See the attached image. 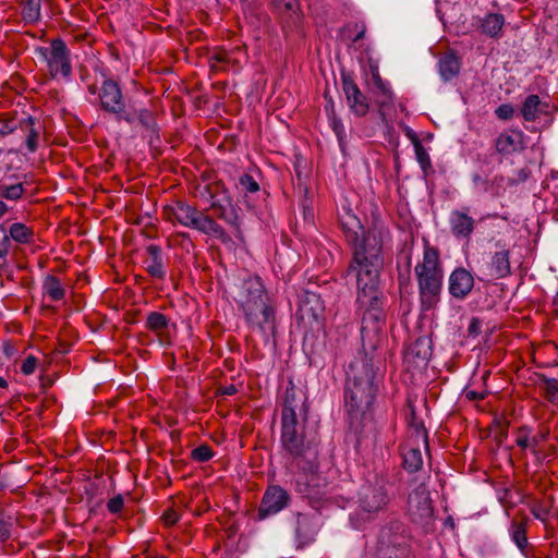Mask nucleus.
<instances>
[{"instance_id": "obj_50", "label": "nucleus", "mask_w": 558, "mask_h": 558, "mask_svg": "<svg viewBox=\"0 0 558 558\" xmlns=\"http://www.w3.org/2000/svg\"><path fill=\"white\" fill-rule=\"evenodd\" d=\"M179 513L173 509H167L162 514V520L166 525L171 526L179 521Z\"/></svg>"}, {"instance_id": "obj_3", "label": "nucleus", "mask_w": 558, "mask_h": 558, "mask_svg": "<svg viewBox=\"0 0 558 558\" xmlns=\"http://www.w3.org/2000/svg\"><path fill=\"white\" fill-rule=\"evenodd\" d=\"M162 215L170 222H178L201 233L225 240L226 231L211 217L182 201H175L162 209Z\"/></svg>"}, {"instance_id": "obj_62", "label": "nucleus", "mask_w": 558, "mask_h": 558, "mask_svg": "<svg viewBox=\"0 0 558 558\" xmlns=\"http://www.w3.org/2000/svg\"><path fill=\"white\" fill-rule=\"evenodd\" d=\"M8 210H9V207L7 206V204L4 202L0 201V218L2 216H4Z\"/></svg>"}, {"instance_id": "obj_38", "label": "nucleus", "mask_w": 558, "mask_h": 558, "mask_svg": "<svg viewBox=\"0 0 558 558\" xmlns=\"http://www.w3.org/2000/svg\"><path fill=\"white\" fill-rule=\"evenodd\" d=\"M539 387L543 389L547 400L554 402L558 399V381L544 375L539 377Z\"/></svg>"}, {"instance_id": "obj_48", "label": "nucleus", "mask_w": 558, "mask_h": 558, "mask_svg": "<svg viewBox=\"0 0 558 558\" xmlns=\"http://www.w3.org/2000/svg\"><path fill=\"white\" fill-rule=\"evenodd\" d=\"M36 366H37V360L36 357L34 356H27L22 365H21V371L24 375H31L35 372L36 369Z\"/></svg>"}, {"instance_id": "obj_17", "label": "nucleus", "mask_w": 558, "mask_h": 558, "mask_svg": "<svg viewBox=\"0 0 558 558\" xmlns=\"http://www.w3.org/2000/svg\"><path fill=\"white\" fill-rule=\"evenodd\" d=\"M20 132L24 136V144L28 153H35L39 147L41 133L44 131L43 123L32 116L20 118Z\"/></svg>"}, {"instance_id": "obj_28", "label": "nucleus", "mask_w": 558, "mask_h": 558, "mask_svg": "<svg viewBox=\"0 0 558 558\" xmlns=\"http://www.w3.org/2000/svg\"><path fill=\"white\" fill-rule=\"evenodd\" d=\"M474 286V278L471 271L464 268H456V298L466 296Z\"/></svg>"}, {"instance_id": "obj_45", "label": "nucleus", "mask_w": 558, "mask_h": 558, "mask_svg": "<svg viewBox=\"0 0 558 558\" xmlns=\"http://www.w3.org/2000/svg\"><path fill=\"white\" fill-rule=\"evenodd\" d=\"M9 235L4 229H0V259L3 262H5V258L9 254Z\"/></svg>"}, {"instance_id": "obj_6", "label": "nucleus", "mask_w": 558, "mask_h": 558, "mask_svg": "<svg viewBox=\"0 0 558 558\" xmlns=\"http://www.w3.org/2000/svg\"><path fill=\"white\" fill-rule=\"evenodd\" d=\"M277 304L274 299L254 305L251 310L243 312L244 318L252 331L258 332L265 341L274 337L277 331L276 322Z\"/></svg>"}, {"instance_id": "obj_46", "label": "nucleus", "mask_w": 558, "mask_h": 558, "mask_svg": "<svg viewBox=\"0 0 558 558\" xmlns=\"http://www.w3.org/2000/svg\"><path fill=\"white\" fill-rule=\"evenodd\" d=\"M495 114L500 120H509L514 114V108L509 104H502L499 107H497V109L495 110Z\"/></svg>"}, {"instance_id": "obj_42", "label": "nucleus", "mask_w": 558, "mask_h": 558, "mask_svg": "<svg viewBox=\"0 0 558 558\" xmlns=\"http://www.w3.org/2000/svg\"><path fill=\"white\" fill-rule=\"evenodd\" d=\"M214 456L211 448L208 445H201L192 450L191 458L198 462H206Z\"/></svg>"}, {"instance_id": "obj_33", "label": "nucleus", "mask_w": 558, "mask_h": 558, "mask_svg": "<svg viewBox=\"0 0 558 558\" xmlns=\"http://www.w3.org/2000/svg\"><path fill=\"white\" fill-rule=\"evenodd\" d=\"M41 0H21L22 17L26 23L35 24L40 20Z\"/></svg>"}, {"instance_id": "obj_12", "label": "nucleus", "mask_w": 558, "mask_h": 558, "mask_svg": "<svg viewBox=\"0 0 558 558\" xmlns=\"http://www.w3.org/2000/svg\"><path fill=\"white\" fill-rule=\"evenodd\" d=\"M432 356V341L427 337H420L408 345L403 355V364L413 375L422 374Z\"/></svg>"}, {"instance_id": "obj_22", "label": "nucleus", "mask_w": 558, "mask_h": 558, "mask_svg": "<svg viewBox=\"0 0 558 558\" xmlns=\"http://www.w3.org/2000/svg\"><path fill=\"white\" fill-rule=\"evenodd\" d=\"M526 520H517L513 519L510 527H509V534L511 536V539L517 545V547L520 549V551L526 557V558H534L530 550L527 549V537H526Z\"/></svg>"}, {"instance_id": "obj_35", "label": "nucleus", "mask_w": 558, "mask_h": 558, "mask_svg": "<svg viewBox=\"0 0 558 558\" xmlns=\"http://www.w3.org/2000/svg\"><path fill=\"white\" fill-rule=\"evenodd\" d=\"M474 229V220L463 213H456V234L469 238Z\"/></svg>"}, {"instance_id": "obj_25", "label": "nucleus", "mask_w": 558, "mask_h": 558, "mask_svg": "<svg viewBox=\"0 0 558 558\" xmlns=\"http://www.w3.org/2000/svg\"><path fill=\"white\" fill-rule=\"evenodd\" d=\"M317 531L315 518L302 513L298 514L295 533L301 543L306 544L313 541Z\"/></svg>"}, {"instance_id": "obj_26", "label": "nucleus", "mask_w": 558, "mask_h": 558, "mask_svg": "<svg viewBox=\"0 0 558 558\" xmlns=\"http://www.w3.org/2000/svg\"><path fill=\"white\" fill-rule=\"evenodd\" d=\"M511 274L509 251L496 252L492 257L490 276L495 279H502Z\"/></svg>"}, {"instance_id": "obj_31", "label": "nucleus", "mask_w": 558, "mask_h": 558, "mask_svg": "<svg viewBox=\"0 0 558 558\" xmlns=\"http://www.w3.org/2000/svg\"><path fill=\"white\" fill-rule=\"evenodd\" d=\"M428 415V408L424 398H409L405 408L407 418H421L422 416Z\"/></svg>"}, {"instance_id": "obj_29", "label": "nucleus", "mask_w": 558, "mask_h": 558, "mask_svg": "<svg viewBox=\"0 0 558 558\" xmlns=\"http://www.w3.org/2000/svg\"><path fill=\"white\" fill-rule=\"evenodd\" d=\"M9 241L12 239L20 244H29L35 241V232L22 222H14L9 228Z\"/></svg>"}, {"instance_id": "obj_34", "label": "nucleus", "mask_w": 558, "mask_h": 558, "mask_svg": "<svg viewBox=\"0 0 558 558\" xmlns=\"http://www.w3.org/2000/svg\"><path fill=\"white\" fill-rule=\"evenodd\" d=\"M43 289L52 301H60L65 294L64 288L56 276H47L44 280Z\"/></svg>"}, {"instance_id": "obj_19", "label": "nucleus", "mask_w": 558, "mask_h": 558, "mask_svg": "<svg viewBox=\"0 0 558 558\" xmlns=\"http://www.w3.org/2000/svg\"><path fill=\"white\" fill-rule=\"evenodd\" d=\"M296 489L308 499H318L325 495V485H320V477L311 472L301 474L296 480Z\"/></svg>"}, {"instance_id": "obj_18", "label": "nucleus", "mask_w": 558, "mask_h": 558, "mask_svg": "<svg viewBox=\"0 0 558 558\" xmlns=\"http://www.w3.org/2000/svg\"><path fill=\"white\" fill-rule=\"evenodd\" d=\"M146 254L147 256L144 259L146 271L155 279L165 280L167 276V268L160 246L149 244L146 247Z\"/></svg>"}, {"instance_id": "obj_63", "label": "nucleus", "mask_w": 558, "mask_h": 558, "mask_svg": "<svg viewBox=\"0 0 558 558\" xmlns=\"http://www.w3.org/2000/svg\"><path fill=\"white\" fill-rule=\"evenodd\" d=\"M448 289H449V292L453 294V272L449 276Z\"/></svg>"}, {"instance_id": "obj_60", "label": "nucleus", "mask_w": 558, "mask_h": 558, "mask_svg": "<svg viewBox=\"0 0 558 558\" xmlns=\"http://www.w3.org/2000/svg\"><path fill=\"white\" fill-rule=\"evenodd\" d=\"M515 442L519 447L526 448L529 446V438L525 436L518 437Z\"/></svg>"}, {"instance_id": "obj_39", "label": "nucleus", "mask_w": 558, "mask_h": 558, "mask_svg": "<svg viewBox=\"0 0 558 558\" xmlns=\"http://www.w3.org/2000/svg\"><path fill=\"white\" fill-rule=\"evenodd\" d=\"M20 119L9 114H0V136L4 137L12 134L19 128Z\"/></svg>"}, {"instance_id": "obj_43", "label": "nucleus", "mask_w": 558, "mask_h": 558, "mask_svg": "<svg viewBox=\"0 0 558 558\" xmlns=\"http://www.w3.org/2000/svg\"><path fill=\"white\" fill-rule=\"evenodd\" d=\"M393 98V93L376 95V104L378 105L381 114H385L392 108Z\"/></svg>"}, {"instance_id": "obj_58", "label": "nucleus", "mask_w": 558, "mask_h": 558, "mask_svg": "<svg viewBox=\"0 0 558 558\" xmlns=\"http://www.w3.org/2000/svg\"><path fill=\"white\" fill-rule=\"evenodd\" d=\"M388 93H392V90L390 88L389 83H387V82H384L381 85H377V86L374 87L375 96L376 95L388 94Z\"/></svg>"}, {"instance_id": "obj_10", "label": "nucleus", "mask_w": 558, "mask_h": 558, "mask_svg": "<svg viewBox=\"0 0 558 558\" xmlns=\"http://www.w3.org/2000/svg\"><path fill=\"white\" fill-rule=\"evenodd\" d=\"M40 57L47 62L51 76L61 74L69 77L72 73V66L69 59V50L62 39H53L50 47L38 49Z\"/></svg>"}, {"instance_id": "obj_55", "label": "nucleus", "mask_w": 558, "mask_h": 558, "mask_svg": "<svg viewBox=\"0 0 558 558\" xmlns=\"http://www.w3.org/2000/svg\"><path fill=\"white\" fill-rule=\"evenodd\" d=\"M10 537V524L0 515V542H5Z\"/></svg>"}, {"instance_id": "obj_2", "label": "nucleus", "mask_w": 558, "mask_h": 558, "mask_svg": "<svg viewBox=\"0 0 558 558\" xmlns=\"http://www.w3.org/2000/svg\"><path fill=\"white\" fill-rule=\"evenodd\" d=\"M344 404L351 418H363L372 414L378 377L373 357L366 354L355 357L349 364Z\"/></svg>"}, {"instance_id": "obj_20", "label": "nucleus", "mask_w": 558, "mask_h": 558, "mask_svg": "<svg viewBox=\"0 0 558 558\" xmlns=\"http://www.w3.org/2000/svg\"><path fill=\"white\" fill-rule=\"evenodd\" d=\"M279 10H283V29L293 31L302 21L299 0H272Z\"/></svg>"}, {"instance_id": "obj_61", "label": "nucleus", "mask_w": 558, "mask_h": 558, "mask_svg": "<svg viewBox=\"0 0 558 558\" xmlns=\"http://www.w3.org/2000/svg\"><path fill=\"white\" fill-rule=\"evenodd\" d=\"M442 2L447 5L450 4V0H437V13L440 15L442 13Z\"/></svg>"}, {"instance_id": "obj_59", "label": "nucleus", "mask_w": 558, "mask_h": 558, "mask_svg": "<svg viewBox=\"0 0 558 558\" xmlns=\"http://www.w3.org/2000/svg\"><path fill=\"white\" fill-rule=\"evenodd\" d=\"M372 80L374 87L377 85H381L385 81L380 77L379 72L377 70H374L372 72Z\"/></svg>"}, {"instance_id": "obj_11", "label": "nucleus", "mask_w": 558, "mask_h": 558, "mask_svg": "<svg viewBox=\"0 0 558 558\" xmlns=\"http://www.w3.org/2000/svg\"><path fill=\"white\" fill-rule=\"evenodd\" d=\"M308 405L306 395L301 387H298L290 379L288 380L281 402V418H306Z\"/></svg>"}, {"instance_id": "obj_30", "label": "nucleus", "mask_w": 558, "mask_h": 558, "mask_svg": "<svg viewBox=\"0 0 558 558\" xmlns=\"http://www.w3.org/2000/svg\"><path fill=\"white\" fill-rule=\"evenodd\" d=\"M505 20L501 14L490 13L482 21V31L490 37H498L501 33Z\"/></svg>"}, {"instance_id": "obj_47", "label": "nucleus", "mask_w": 558, "mask_h": 558, "mask_svg": "<svg viewBox=\"0 0 558 558\" xmlns=\"http://www.w3.org/2000/svg\"><path fill=\"white\" fill-rule=\"evenodd\" d=\"M123 505V497L121 495H118L108 501L107 508L111 513L117 514L122 510Z\"/></svg>"}, {"instance_id": "obj_24", "label": "nucleus", "mask_w": 558, "mask_h": 558, "mask_svg": "<svg viewBox=\"0 0 558 558\" xmlns=\"http://www.w3.org/2000/svg\"><path fill=\"white\" fill-rule=\"evenodd\" d=\"M324 310L323 301L319 294L305 290L300 296V311L316 319Z\"/></svg>"}, {"instance_id": "obj_9", "label": "nucleus", "mask_w": 558, "mask_h": 558, "mask_svg": "<svg viewBox=\"0 0 558 558\" xmlns=\"http://www.w3.org/2000/svg\"><path fill=\"white\" fill-rule=\"evenodd\" d=\"M305 422L282 421L281 442L294 460L307 458L310 454V449L306 446Z\"/></svg>"}, {"instance_id": "obj_8", "label": "nucleus", "mask_w": 558, "mask_h": 558, "mask_svg": "<svg viewBox=\"0 0 558 558\" xmlns=\"http://www.w3.org/2000/svg\"><path fill=\"white\" fill-rule=\"evenodd\" d=\"M408 513L413 523L428 530L434 520V508L429 492L424 483L414 488L408 499Z\"/></svg>"}, {"instance_id": "obj_44", "label": "nucleus", "mask_w": 558, "mask_h": 558, "mask_svg": "<svg viewBox=\"0 0 558 558\" xmlns=\"http://www.w3.org/2000/svg\"><path fill=\"white\" fill-rule=\"evenodd\" d=\"M414 148H415V155L418 163L424 169L426 166H429V156L426 151V149L423 147V145L420 143L418 140H414Z\"/></svg>"}, {"instance_id": "obj_23", "label": "nucleus", "mask_w": 558, "mask_h": 558, "mask_svg": "<svg viewBox=\"0 0 558 558\" xmlns=\"http://www.w3.org/2000/svg\"><path fill=\"white\" fill-rule=\"evenodd\" d=\"M25 187L15 175H5L0 179V198L17 201L23 197Z\"/></svg>"}, {"instance_id": "obj_53", "label": "nucleus", "mask_w": 558, "mask_h": 558, "mask_svg": "<svg viewBox=\"0 0 558 558\" xmlns=\"http://www.w3.org/2000/svg\"><path fill=\"white\" fill-rule=\"evenodd\" d=\"M210 60L215 63H213V66H217L216 63L219 64H226L230 61L229 53L226 51H218L213 54Z\"/></svg>"}, {"instance_id": "obj_5", "label": "nucleus", "mask_w": 558, "mask_h": 558, "mask_svg": "<svg viewBox=\"0 0 558 558\" xmlns=\"http://www.w3.org/2000/svg\"><path fill=\"white\" fill-rule=\"evenodd\" d=\"M421 447L428 449L427 429L423 421H411L408 438L400 446L402 466L409 473H415L423 469L424 459Z\"/></svg>"}, {"instance_id": "obj_57", "label": "nucleus", "mask_w": 558, "mask_h": 558, "mask_svg": "<svg viewBox=\"0 0 558 558\" xmlns=\"http://www.w3.org/2000/svg\"><path fill=\"white\" fill-rule=\"evenodd\" d=\"M354 27L356 28V35L353 37V43H357L359 40H361L362 38H364L365 36V33H366V26L364 23H355Z\"/></svg>"}, {"instance_id": "obj_32", "label": "nucleus", "mask_w": 558, "mask_h": 558, "mask_svg": "<svg viewBox=\"0 0 558 558\" xmlns=\"http://www.w3.org/2000/svg\"><path fill=\"white\" fill-rule=\"evenodd\" d=\"M541 99L537 95H529L522 104L521 114L525 121H535L541 110Z\"/></svg>"}, {"instance_id": "obj_54", "label": "nucleus", "mask_w": 558, "mask_h": 558, "mask_svg": "<svg viewBox=\"0 0 558 558\" xmlns=\"http://www.w3.org/2000/svg\"><path fill=\"white\" fill-rule=\"evenodd\" d=\"M481 327H482L481 320L476 317H473L468 327L469 335L472 337L478 336L481 332Z\"/></svg>"}, {"instance_id": "obj_7", "label": "nucleus", "mask_w": 558, "mask_h": 558, "mask_svg": "<svg viewBox=\"0 0 558 558\" xmlns=\"http://www.w3.org/2000/svg\"><path fill=\"white\" fill-rule=\"evenodd\" d=\"M98 97L101 109L108 113L114 114L119 121L131 122L134 119L129 114L122 89L114 80H104Z\"/></svg>"}, {"instance_id": "obj_21", "label": "nucleus", "mask_w": 558, "mask_h": 558, "mask_svg": "<svg viewBox=\"0 0 558 558\" xmlns=\"http://www.w3.org/2000/svg\"><path fill=\"white\" fill-rule=\"evenodd\" d=\"M210 208L216 213L218 218L225 220L227 223L235 227L239 225L238 213L228 195L221 198L211 195Z\"/></svg>"}, {"instance_id": "obj_56", "label": "nucleus", "mask_w": 558, "mask_h": 558, "mask_svg": "<svg viewBox=\"0 0 558 558\" xmlns=\"http://www.w3.org/2000/svg\"><path fill=\"white\" fill-rule=\"evenodd\" d=\"M484 396L483 395H478L476 391H473V390H464L461 396H460V400L461 399H464V400H469V401H474L476 399H483Z\"/></svg>"}, {"instance_id": "obj_4", "label": "nucleus", "mask_w": 558, "mask_h": 558, "mask_svg": "<svg viewBox=\"0 0 558 558\" xmlns=\"http://www.w3.org/2000/svg\"><path fill=\"white\" fill-rule=\"evenodd\" d=\"M437 250L426 247L423 262L415 267L422 304L425 308L434 305L441 289L442 271L439 268Z\"/></svg>"}, {"instance_id": "obj_1", "label": "nucleus", "mask_w": 558, "mask_h": 558, "mask_svg": "<svg viewBox=\"0 0 558 558\" xmlns=\"http://www.w3.org/2000/svg\"><path fill=\"white\" fill-rule=\"evenodd\" d=\"M340 226L348 243L353 245V257L347 274L356 281L362 344L364 349H376L385 326L383 294L378 283L384 267L383 246L388 231L374 226L363 233L360 241L363 226L349 208L340 216Z\"/></svg>"}, {"instance_id": "obj_15", "label": "nucleus", "mask_w": 558, "mask_h": 558, "mask_svg": "<svg viewBox=\"0 0 558 558\" xmlns=\"http://www.w3.org/2000/svg\"><path fill=\"white\" fill-rule=\"evenodd\" d=\"M290 500L286 489L279 485L269 486L262 499L258 508V519L264 520L269 515L276 514L284 509Z\"/></svg>"}, {"instance_id": "obj_13", "label": "nucleus", "mask_w": 558, "mask_h": 558, "mask_svg": "<svg viewBox=\"0 0 558 558\" xmlns=\"http://www.w3.org/2000/svg\"><path fill=\"white\" fill-rule=\"evenodd\" d=\"M272 299L266 291L264 283L259 277H250L245 279L240 288L236 303L242 312L251 310L256 304Z\"/></svg>"}, {"instance_id": "obj_36", "label": "nucleus", "mask_w": 558, "mask_h": 558, "mask_svg": "<svg viewBox=\"0 0 558 558\" xmlns=\"http://www.w3.org/2000/svg\"><path fill=\"white\" fill-rule=\"evenodd\" d=\"M169 319L166 315L159 312H151L146 319L147 329L154 332H160L168 327Z\"/></svg>"}, {"instance_id": "obj_27", "label": "nucleus", "mask_w": 558, "mask_h": 558, "mask_svg": "<svg viewBox=\"0 0 558 558\" xmlns=\"http://www.w3.org/2000/svg\"><path fill=\"white\" fill-rule=\"evenodd\" d=\"M522 136L521 132L500 134L496 141L497 150L501 154H510L522 149Z\"/></svg>"}, {"instance_id": "obj_51", "label": "nucleus", "mask_w": 558, "mask_h": 558, "mask_svg": "<svg viewBox=\"0 0 558 558\" xmlns=\"http://www.w3.org/2000/svg\"><path fill=\"white\" fill-rule=\"evenodd\" d=\"M239 391V386L234 384L221 385L217 388V393L221 396H233Z\"/></svg>"}, {"instance_id": "obj_37", "label": "nucleus", "mask_w": 558, "mask_h": 558, "mask_svg": "<svg viewBox=\"0 0 558 558\" xmlns=\"http://www.w3.org/2000/svg\"><path fill=\"white\" fill-rule=\"evenodd\" d=\"M129 114L134 118L131 122H129L130 124L138 121L146 129H154L156 126L154 116L148 109L142 108L138 110H129Z\"/></svg>"}, {"instance_id": "obj_64", "label": "nucleus", "mask_w": 558, "mask_h": 558, "mask_svg": "<svg viewBox=\"0 0 558 558\" xmlns=\"http://www.w3.org/2000/svg\"><path fill=\"white\" fill-rule=\"evenodd\" d=\"M8 381L3 377H0V388H7Z\"/></svg>"}, {"instance_id": "obj_14", "label": "nucleus", "mask_w": 558, "mask_h": 558, "mask_svg": "<svg viewBox=\"0 0 558 558\" xmlns=\"http://www.w3.org/2000/svg\"><path fill=\"white\" fill-rule=\"evenodd\" d=\"M359 501L361 508L369 513L384 509L389 501L384 480H376L375 483L363 485L359 494Z\"/></svg>"}, {"instance_id": "obj_41", "label": "nucleus", "mask_w": 558, "mask_h": 558, "mask_svg": "<svg viewBox=\"0 0 558 558\" xmlns=\"http://www.w3.org/2000/svg\"><path fill=\"white\" fill-rule=\"evenodd\" d=\"M239 186L241 189V192L245 194L256 193L259 191V184L250 174H242L239 178Z\"/></svg>"}, {"instance_id": "obj_49", "label": "nucleus", "mask_w": 558, "mask_h": 558, "mask_svg": "<svg viewBox=\"0 0 558 558\" xmlns=\"http://www.w3.org/2000/svg\"><path fill=\"white\" fill-rule=\"evenodd\" d=\"M531 511L533 515L541 521H546L549 514V509L543 505L533 506Z\"/></svg>"}, {"instance_id": "obj_40", "label": "nucleus", "mask_w": 558, "mask_h": 558, "mask_svg": "<svg viewBox=\"0 0 558 558\" xmlns=\"http://www.w3.org/2000/svg\"><path fill=\"white\" fill-rule=\"evenodd\" d=\"M439 73L444 81L448 82L453 77V53L447 52L439 61Z\"/></svg>"}, {"instance_id": "obj_52", "label": "nucleus", "mask_w": 558, "mask_h": 558, "mask_svg": "<svg viewBox=\"0 0 558 558\" xmlns=\"http://www.w3.org/2000/svg\"><path fill=\"white\" fill-rule=\"evenodd\" d=\"M330 122H331V126H332V130L335 131L336 135L338 136L339 140H341L344 134V126H343L342 122L338 118H336L333 114H332V117H330Z\"/></svg>"}, {"instance_id": "obj_16", "label": "nucleus", "mask_w": 558, "mask_h": 558, "mask_svg": "<svg viewBox=\"0 0 558 558\" xmlns=\"http://www.w3.org/2000/svg\"><path fill=\"white\" fill-rule=\"evenodd\" d=\"M341 80L349 107L357 116H365L368 111L366 97L361 93L350 74H342Z\"/></svg>"}]
</instances>
